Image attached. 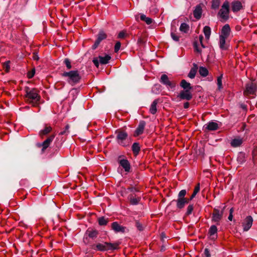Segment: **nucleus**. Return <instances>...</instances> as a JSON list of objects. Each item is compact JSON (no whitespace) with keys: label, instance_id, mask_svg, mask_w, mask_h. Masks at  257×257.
Here are the masks:
<instances>
[{"label":"nucleus","instance_id":"nucleus-34","mask_svg":"<svg viewBox=\"0 0 257 257\" xmlns=\"http://www.w3.org/2000/svg\"><path fill=\"white\" fill-rule=\"evenodd\" d=\"M200 74L203 77H205L208 74V70L203 67H200L199 70Z\"/></svg>","mask_w":257,"mask_h":257},{"label":"nucleus","instance_id":"nucleus-2","mask_svg":"<svg viewBox=\"0 0 257 257\" xmlns=\"http://www.w3.org/2000/svg\"><path fill=\"white\" fill-rule=\"evenodd\" d=\"M62 76L66 78L67 82L72 86L78 83L81 78L80 73L78 70H71L64 72Z\"/></svg>","mask_w":257,"mask_h":257},{"label":"nucleus","instance_id":"nucleus-38","mask_svg":"<svg viewBox=\"0 0 257 257\" xmlns=\"http://www.w3.org/2000/svg\"><path fill=\"white\" fill-rule=\"evenodd\" d=\"M222 75H221L219 77H217V84L218 86V89H221L222 88Z\"/></svg>","mask_w":257,"mask_h":257},{"label":"nucleus","instance_id":"nucleus-28","mask_svg":"<svg viewBox=\"0 0 257 257\" xmlns=\"http://www.w3.org/2000/svg\"><path fill=\"white\" fill-rule=\"evenodd\" d=\"M227 38L219 36V47L221 49L225 50L227 47L225 45L226 39Z\"/></svg>","mask_w":257,"mask_h":257},{"label":"nucleus","instance_id":"nucleus-31","mask_svg":"<svg viewBox=\"0 0 257 257\" xmlns=\"http://www.w3.org/2000/svg\"><path fill=\"white\" fill-rule=\"evenodd\" d=\"M132 151L135 155H137L139 154L140 151V147L139 143H135L133 144L132 146Z\"/></svg>","mask_w":257,"mask_h":257},{"label":"nucleus","instance_id":"nucleus-22","mask_svg":"<svg viewBox=\"0 0 257 257\" xmlns=\"http://www.w3.org/2000/svg\"><path fill=\"white\" fill-rule=\"evenodd\" d=\"M243 143L242 139L237 138L233 139L230 143L231 146L233 147H237L240 146Z\"/></svg>","mask_w":257,"mask_h":257},{"label":"nucleus","instance_id":"nucleus-25","mask_svg":"<svg viewBox=\"0 0 257 257\" xmlns=\"http://www.w3.org/2000/svg\"><path fill=\"white\" fill-rule=\"evenodd\" d=\"M180 86L184 90H190L192 88L190 83L187 82L185 80L183 79L181 81Z\"/></svg>","mask_w":257,"mask_h":257},{"label":"nucleus","instance_id":"nucleus-39","mask_svg":"<svg viewBox=\"0 0 257 257\" xmlns=\"http://www.w3.org/2000/svg\"><path fill=\"white\" fill-rule=\"evenodd\" d=\"M196 73V70L195 69L192 68L191 69V70L190 71V72L188 75V76L191 79L194 78L195 76Z\"/></svg>","mask_w":257,"mask_h":257},{"label":"nucleus","instance_id":"nucleus-54","mask_svg":"<svg viewBox=\"0 0 257 257\" xmlns=\"http://www.w3.org/2000/svg\"><path fill=\"white\" fill-rule=\"evenodd\" d=\"M199 41H200V43L202 46V47L203 48H204L205 46H204V45L202 43V41H203V37L202 35H200L199 37Z\"/></svg>","mask_w":257,"mask_h":257},{"label":"nucleus","instance_id":"nucleus-8","mask_svg":"<svg viewBox=\"0 0 257 257\" xmlns=\"http://www.w3.org/2000/svg\"><path fill=\"white\" fill-rule=\"evenodd\" d=\"M223 209L220 211L217 208H214L213 211L212 216V221L216 223V224H219L220 221L221 220L223 214Z\"/></svg>","mask_w":257,"mask_h":257},{"label":"nucleus","instance_id":"nucleus-56","mask_svg":"<svg viewBox=\"0 0 257 257\" xmlns=\"http://www.w3.org/2000/svg\"><path fill=\"white\" fill-rule=\"evenodd\" d=\"M189 107V103L188 102H186L184 103V108L185 109L188 108Z\"/></svg>","mask_w":257,"mask_h":257},{"label":"nucleus","instance_id":"nucleus-36","mask_svg":"<svg viewBox=\"0 0 257 257\" xmlns=\"http://www.w3.org/2000/svg\"><path fill=\"white\" fill-rule=\"evenodd\" d=\"M200 190V184L198 183L195 187L194 189V191H193V194H192L190 198V200H191L192 199H193V198L195 197V196H196V195L198 193V192Z\"/></svg>","mask_w":257,"mask_h":257},{"label":"nucleus","instance_id":"nucleus-13","mask_svg":"<svg viewBox=\"0 0 257 257\" xmlns=\"http://www.w3.org/2000/svg\"><path fill=\"white\" fill-rule=\"evenodd\" d=\"M146 126V122L145 121L142 120L140 122L139 125L137 129L136 130L135 133H134V136L135 137H138L141 135H142L144 131L145 130V127Z\"/></svg>","mask_w":257,"mask_h":257},{"label":"nucleus","instance_id":"nucleus-41","mask_svg":"<svg viewBox=\"0 0 257 257\" xmlns=\"http://www.w3.org/2000/svg\"><path fill=\"white\" fill-rule=\"evenodd\" d=\"M171 36L173 40L178 42L180 39V37L175 33L171 32Z\"/></svg>","mask_w":257,"mask_h":257},{"label":"nucleus","instance_id":"nucleus-7","mask_svg":"<svg viewBox=\"0 0 257 257\" xmlns=\"http://www.w3.org/2000/svg\"><path fill=\"white\" fill-rule=\"evenodd\" d=\"M160 82L165 85L168 89L174 90L176 85V81L170 80L166 74L161 75Z\"/></svg>","mask_w":257,"mask_h":257},{"label":"nucleus","instance_id":"nucleus-51","mask_svg":"<svg viewBox=\"0 0 257 257\" xmlns=\"http://www.w3.org/2000/svg\"><path fill=\"white\" fill-rule=\"evenodd\" d=\"M9 63H10V61H7V62H5L4 64V67L5 68L7 72L9 70V69L10 68Z\"/></svg>","mask_w":257,"mask_h":257},{"label":"nucleus","instance_id":"nucleus-14","mask_svg":"<svg viewBox=\"0 0 257 257\" xmlns=\"http://www.w3.org/2000/svg\"><path fill=\"white\" fill-rule=\"evenodd\" d=\"M111 228L115 232L124 233L126 227L121 226L117 222H113L111 224Z\"/></svg>","mask_w":257,"mask_h":257},{"label":"nucleus","instance_id":"nucleus-32","mask_svg":"<svg viewBox=\"0 0 257 257\" xmlns=\"http://www.w3.org/2000/svg\"><path fill=\"white\" fill-rule=\"evenodd\" d=\"M140 19L142 21L145 22L148 25H150L153 22V20L151 18L147 17L144 14L141 15Z\"/></svg>","mask_w":257,"mask_h":257},{"label":"nucleus","instance_id":"nucleus-49","mask_svg":"<svg viewBox=\"0 0 257 257\" xmlns=\"http://www.w3.org/2000/svg\"><path fill=\"white\" fill-rule=\"evenodd\" d=\"M203 257H210V254L209 253L208 249H205Z\"/></svg>","mask_w":257,"mask_h":257},{"label":"nucleus","instance_id":"nucleus-15","mask_svg":"<svg viewBox=\"0 0 257 257\" xmlns=\"http://www.w3.org/2000/svg\"><path fill=\"white\" fill-rule=\"evenodd\" d=\"M230 32V28L228 24L225 25L221 29V35L220 36L228 38Z\"/></svg>","mask_w":257,"mask_h":257},{"label":"nucleus","instance_id":"nucleus-5","mask_svg":"<svg viewBox=\"0 0 257 257\" xmlns=\"http://www.w3.org/2000/svg\"><path fill=\"white\" fill-rule=\"evenodd\" d=\"M116 133L117 134L116 140L118 144L123 147H126L129 145L128 135L125 132L117 130Z\"/></svg>","mask_w":257,"mask_h":257},{"label":"nucleus","instance_id":"nucleus-24","mask_svg":"<svg viewBox=\"0 0 257 257\" xmlns=\"http://www.w3.org/2000/svg\"><path fill=\"white\" fill-rule=\"evenodd\" d=\"M158 103V100L157 99H155L154 100V101L152 102L150 108V112L151 113L154 114L157 112V105Z\"/></svg>","mask_w":257,"mask_h":257},{"label":"nucleus","instance_id":"nucleus-46","mask_svg":"<svg viewBox=\"0 0 257 257\" xmlns=\"http://www.w3.org/2000/svg\"><path fill=\"white\" fill-rule=\"evenodd\" d=\"M35 73V70L34 69L31 71H29L28 72L27 77L29 78H32L34 76Z\"/></svg>","mask_w":257,"mask_h":257},{"label":"nucleus","instance_id":"nucleus-52","mask_svg":"<svg viewBox=\"0 0 257 257\" xmlns=\"http://www.w3.org/2000/svg\"><path fill=\"white\" fill-rule=\"evenodd\" d=\"M194 47L195 51L197 52L200 53L201 52V50L200 49L196 42L194 43Z\"/></svg>","mask_w":257,"mask_h":257},{"label":"nucleus","instance_id":"nucleus-47","mask_svg":"<svg viewBox=\"0 0 257 257\" xmlns=\"http://www.w3.org/2000/svg\"><path fill=\"white\" fill-rule=\"evenodd\" d=\"M136 226L137 228H138V229L140 231H142L143 230V227L142 224L140 223L139 222L136 221Z\"/></svg>","mask_w":257,"mask_h":257},{"label":"nucleus","instance_id":"nucleus-55","mask_svg":"<svg viewBox=\"0 0 257 257\" xmlns=\"http://www.w3.org/2000/svg\"><path fill=\"white\" fill-rule=\"evenodd\" d=\"M33 58L35 60H38L39 58L38 55H37V53H33Z\"/></svg>","mask_w":257,"mask_h":257},{"label":"nucleus","instance_id":"nucleus-16","mask_svg":"<svg viewBox=\"0 0 257 257\" xmlns=\"http://www.w3.org/2000/svg\"><path fill=\"white\" fill-rule=\"evenodd\" d=\"M231 8L233 12H237L242 9V4L239 1H233L231 3Z\"/></svg>","mask_w":257,"mask_h":257},{"label":"nucleus","instance_id":"nucleus-18","mask_svg":"<svg viewBox=\"0 0 257 257\" xmlns=\"http://www.w3.org/2000/svg\"><path fill=\"white\" fill-rule=\"evenodd\" d=\"M130 203L132 205L138 204L141 200V197L137 196L135 194H131L128 196Z\"/></svg>","mask_w":257,"mask_h":257},{"label":"nucleus","instance_id":"nucleus-30","mask_svg":"<svg viewBox=\"0 0 257 257\" xmlns=\"http://www.w3.org/2000/svg\"><path fill=\"white\" fill-rule=\"evenodd\" d=\"M203 33L205 38L208 40L211 35V29L209 26H206L203 28Z\"/></svg>","mask_w":257,"mask_h":257},{"label":"nucleus","instance_id":"nucleus-26","mask_svg":"<svg viewBox=\"0 0 257 257\" xmlns=\"http://www.w3.org/2000/svg\"><path fill=\"white\" fill-rule=\"evenodd\" d=\"M217 228L216 226L215 225H212L209 229L208 234L212 238H214V235L217 233Z\"/></svg>","mask_w":257,"mask_h":257},{"label":"nucleus","instance_id":"nucleus-3","mask_svg":"<svg viewBox=\"0 0 257 257\" xmlns=\"http://www.w3.org/2000/svg\"><path fill=\"white\" fill-rule=\"evenodd\" d=\"M119 246L118 243L104 242V243H98L92 245V248L96 250L105 251L108 250H114L117 249Z\"/></svg>","mask_w":257,"mask_h":257},{"label":"nucleus","instance_id":"nucleus-12","mask_svg":"<svg viewBox=\"0 0 257 257\" xmlns=\"http://www.w3.org/2000/svg\"><path fill=\"white\" fill-rule=\"evenodd\" d=\"M55 137V135H52L49 136L42 144L39 145V147H42V152H44L45 150L49 146L50 143L53 141Z\"/></svg>","mask_w":257,"mask_h":257},{"label":"nucleus","instance_id":"nucleus-23","mask_svg":"<svg viewBox=\"0 0 257 257\" xmlns=\"http://www.w3.org/2000/svg\"><path fill=\"white\" fill-rule=\"evenodd\" d=\"M86 234H87L90 238H95L97 236L98 232L96 230L88 228L86 231Z\"/></svg>","mask_w":257,"mask_h":257},{"label":"nucleus","instance_id":"nucleus-10","mask_svg":"<svg viewBox=\"0 0 257 257\" xmlns=\"http://www.w3.org/2000/svg\"><path fill=\"white\" fill-rule=\"evenodd\" d=\"M181 100H190L192 98V94L189 90H184L180 92L177 96Z\"/></svg>","mask_w":257,"mask_h":257},{"label":"nucleus","instance_id":"nucleus-42","mask_svg":"<svg viewBox=\"0 0 257 257\" xmlns=\"http://www.w3.org/2000/svg\"><path fill=\"white\" fill-rule=\"evenodd\" d=\"M186 194V191L185 190H182L180 191L178 194V198H185V196Z\"/></svg>","mask_w":257,"mask_h":257},{"label":"nucleus","instance_id":"nucleus-20","mask_svg":"<svg viewBox=\"0 0 257 257\" xmlns=\"http://www.w3.org/2000/svg\"><path fill=\"white\" fill-rule=\"evenodd\" d=\"M205 128L208 131H216L218 128V124L215 122L210 121L205 125Z\"/></svg>","mask_w":257,"mask_h":257},{"label":"nucleus","instance_id":"nucleus-50","mask_svg":"<svg viewBox=\"0 0 257 257\" xmlns=\"http://www.w3.org/2000/svg\"><path fill=\"white\" fill-rule=\"evenodd\" d=\"M100 42L99 41H98L97 40H96L94 43V44H93V45L92 46V49L93 50H95V49H96V48L98 46V45H99L100 44Z\"/></svg>","mask_w":257,"mask_h":257},{"label":"nucleus","instance_id":"nucleus-4","mask_svg":"<svg viewBox=\"0 0 257 257\" xmlns=\"http://www.w3.org/2000/svg\"><path fill=\"white\" fill-rule=\"evenodd\" d=\"M256 84L253 82H249L245 86L243 94L248 98H254L256 95Z\"/></svg>","mask_w":257,"mask_h":257},{"label":"nucleus","instance_id":"nucleus-40","mask_svg":"<svg viewBox=\"0 0 257 257\" xmlns=\"http://www.w3.org/2000/svg\"><path fill=\"white\" fill-rule=\"evenodd\" d=\"M69 127H70L69 125L67 124L65 126V130L60 132L59 135H67L69 133Z\"/></svg>","mask_w":257,"mask_h":257},{"label":"nucleus","instance_id":"nucleus-17","mask_svg":"<svg viewBox=\"0 0 257 257\" xmlns=\"http://www.w3.org/2000/svg\"><path fill=\"white\" fill-rule=\"evenodd\" d=\"M119 164L124 169L125 171L129 172L130 170V164L126 159L119 160Z\"/></svg>","mask_w":257,"mask_h":257},{"label":"nucleus","instance_id":"nucleus-1","mask_svg":"<svg viewBox=\"0 0 257 257\" xmlns=\"http://www.w3.org/2000/svg\"><path fill=\"white\" fill-rule=\"evenodd\" d=\"M25 92V98L27 103L36 106L39 104L41 96L39 95V91L36 88H31L28 86L24 88Z\"/></svg>","mask_w":257,"mask_h":257},{"label":"nucleus","instance_id":"nucleus-43","mask_svg":"<svg viewBox=\"0 0 257 257\" xmlns=\"http://www.w3.org/2000/svg\"><path fill=\"white\" fill-rule=\"evenodd\" d=\"M64 62L68 69H70L72 68L71 62L68 59H65Z\"/></svg>","mask_w":257,"mask_h":257},{"label":"nucleus","instance_id":"nucleus-35","mask_svg":"<svg viewBox=\"0 0 257 257\" xmlns=\"http://www.w3.org/2000/svg\"><path fill=\"white\" fill-rule=\"evenodd\" d=\"M106 37V34L104 32L100 31L98 34L97 40L100 42L102 40L105 39Z\"/></svg>","mask_w":257,"mask_h":257},{"label":"nucleus","instance_id":"nucleus-27","mask_svg":"<svg viewBox=\"0 0 257 257\" xmlns=\"http://www.w3.org/2000/svg\"><path fill=\"white\" fill-rule=\"evenodd\" d=\"M52 130V128L50 126L46 125L44 129L41 130L40 132V136L42 137L50 133Z\"/></svg>","mask_w":257,"mask_h":257},{"label":"nucleus","instance_id":"nucleus-9","mask_svg":"<svg viewBox=\"0 0 257 257\" xmlns=\"http://www.w3.org/2000/svg\"><path fill=\"white\" fill-rule=\"evenodd\" d=\"M111 57L108 55H106L104 56H99L98 58H94L93 60L94 64L98 68L99 66V63L101 64H106L110 60Z\"/></svg>","mask_w":257,"mask_h":257},{"label":"nucleus","instance_id":"nucleus-37","mask_svg":"<svg viewBox=\"0 0 257 257\" xmlns=\"http://www.w3.org/2000/svg\"><path fill=\"white\" fill-rule=\"evenodd\" d=\"M220 4V0H212L211 8L213 9H217L219 8Z\"/></svg>","mask_w":257,"mask_h":257},{"label":"nucleus","instance_id":"nucleus-48","mask_svg":"<svg viewBox=\"0 0 257 257\" xmlns=\"http://www.w3.org/2000/svg\"><path fill=\"white\" fill-rule=\"evenodd\" d=\"M233 208H231L230 210H229V216L228 217V219L230 220V221H231L232 220V218H233Z\"/></svg>","mask_w":257,"mask_h":257},{"label":"nucleus","instance_id":"nucleus-11","mask_svg":"<svg viewBox=\"0 0 257 257\" xmlns=\"http://www.w3.org/2000/svg\"><path fill=\"white\" fill-rule=\"evenodd\" d=\"M253 219L251 216H247L242 222L243 230L246 231L248 230L252 226Z\"/></svg>","mask_w":257,"mask_h":257},{"label":"nucleus","instance_id":"nucleus-33","mask_svg":"<svg viewBox=\"0 0 257 257\" xmlns=\"http://www.w3.org/2000/svg\"><path fill=\"white\" fill-rule=\"evenodd\" d=\"M98 222L100 225H106L108 222V219L104 217H101L98 218Z\"/></svg>","mask_w":257,"mask_h":257},{"label":"nucleus","instance_id":"nucleus-57","mask_svg":"<svg viewBox=\"0 0 257 257\" xmlns=\"http://www.w3.org/2000/svg\"><path fill=\"white\" fill-rule=\"evenodd\" d=\"M127 189L131 192H133L134 191V190H136L135 188H134L133 187H129L127 188Z\"/></svg>","mask_w":257,"mask_h":257},{"label":"nucleus","instance_id":"nucleus-44","mask_svg":"<svg viewBox=\"0 0 257 257\" xmlns=\"http://www.w3.org/2000/svg\"><path fill=\"white\" fill-rule=\"evenodd\" d=\"M193 208H194V207H193V205H189L188 206L187 209L186 214L187 215L191 214L192 212Z\"/></svg>","mask_w":257,"mask_h":257},{"label":"nucleus","instance_id":"nucleus-19","mask_svg":"<svg viewBox=\"0 0 257 257\" xmlns=\"http://www.w3.org/2000/svg\"><path fill=\"white\" fill-rule=\"evenodd\" d=\"M190 199H188L187 198H178L176 200L177 202V207L179 209L183 208L185 204H187L189 202Z\"/></svg>","mask_w":257,"mask_h":257},{"label":"nucleus","instance_id":"nucleus-6","mask_svg":"<svg viewBox=\"0 0 257 257\" xmlns=\"http://www.w3.org/2000/svg\"><path fill=\"white\" fill-rule=\"evenodd\" d=\"M229 3L225 1L223 3L220 9L218 16L223 21H226L229 18Z\"/></svg>","mask_w":257,"mask_h":257},{"label":"nucleus","instance_id":"nucleus-21","mask_svg":"<svg viewBox=\"0 0 257 257\" xmlns=\"http://www.w3.org/2000/svg\"><path fill=\"white\" fill-rule=\"evenodd\" d=\"M202 12V7H201V5H198L196 6L195 7V9L193 12L194 17L196 19H198V20L201 17Z\"/></svg>","mask_w":257,"mask_h":257},{"label":"nucleus","instance_id":"nucleus-29","mask_svg":"<svg viewBox=\"0 0 257 257\" xmlns=\"http://www.w3.org/2000/svg\"><path fill=\"white\" fill-rule=\"evenodd\" d=\"M189 26L186 23L181 24L179 30L181 32L187 33L189 31Z\"/></svg>","mask_w":257,"mask_h":257},{"label":"nucleus","instance_id":"nucleus-45","mask_svg":"<svg viewBox=\"0 0 257 257\" xmlns=\"http://www.w3.org/2000/svg\"><path fill=\"white\" fill-rule=\"evenodd\" d=\"M121 43L120 42H117L114 46V52H117L120 49Z\"/></svg>","mask_w":257,"mask_h":257},{"label":"nucleus","instance_id":"nucleus-53","mask_svg":"<svg viewBox=\"0 0 257 257\" xmlns=\"http://www.w3.org/2000/svg\"><path fill=\"white\" fill-rule=\"evenodd\" d=\"M125 36V33L124 31H121L118 35V38H123Z\"/></svg>","mask_w":257,"mask_h":257}]
</instances>
